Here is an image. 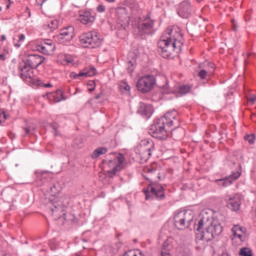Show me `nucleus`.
Returning <instances> with one entry per match:
<instances>
[{
    "label": "nucleus",
    "mask_w": 256,
    "mask_h": 256,
    "mask_svg": "<svg viewBox=\"0 0 256 256\" xmlns=\"http://www.w3.org/2000/svg\"><path fill=\"white\" fill-rule=\"evenodd\" d=\"M3 121H7V114L3 110H0V125L3 123Z\"/></svg>",
    "instance_id": "obj_36"
},
{
    "label": "nucleus",
    "mask_w": 256,
    "mask_h": 256,
    "mask_svg": "<svg viewBox=\"0 0 256 256\" xmlns=\"http://www.w3.org/2000/svg\"><path fill=\"white\" fill-rule=\"evenodd\" d=\"M232 29L233 31H237V24L235 23V20H232Z\"/></svg>",
    "instance_id": "obj_44"
},
{
    "label": "nucleus",
    "mask_w": 256,
    "mask_h": 256,
    "mask_svg": "<svg viewBox=\"0 0 256 256\" xmlns=\"http://www.w3.org/2000/svg\"><path fill=\"white\" fill-rule=\"evenodd\" d=\"M144 173H146L143 175L144 179L150 181L148 187L143 189L146 201H149L151 197H156V199L163 201V199H165V188L153 182L155 179L161 181V172L157 168L151 166L144 168Z\"/></svg>",
    "instance_id": "obj_4"
},
{
    "label": "nucleus",
    "mask_w": 256,
    "mask_h": 256,
    "mask_svg": "<svg viewBox=\"0 0 256 256\" xmlns=\"http://www.w3.org/2000/svg\"><path fill=\"white\" fill-rule=\"evenodd\" d=\"M37 126L35 124H28L27 126L23 127V131L25 134L23 137H31V135H35V131Z\"/></svg>",
    "instance_id": "obj_24"
},
{
    "label": "nucleus",
    "mask_w": 256,
    "mask_h": 256,
    "mask_svg": "<svg viewBox=\"0 0 256 256\" xmlns=\"http://www.w3.org/2000/svg\"><path fill=\"white\" fill-rule=\"evenodd\" d=\"M155 85V77L148 75L140 78L136 84L138 91L141 93H149Z\"/></svg>",
    "instance_id": "obj_12"
},
{
    "label": "nucleus",
    "mask_w": 256,
    "mask_h": 256,
    "mask_svg": "<svg viewBox=\"0 0 256 256\" xmlns=\"http://www.w3.org/2000/svg\"><path fill=\"white\" fill-rule=\"evenodd\" d=\"M191 92V86L190 85H180L177 88V96L183 97V95H187V93Z\"/></svg>",
    "instance_id": "obj_25"
},
{
    "label": "nucleus",
    "mask_w": 256,
    "mask_h": 256,
    "mask_svg": "<svg viewBox=\"0 0 256 256\" xmlns=\"http://www.w3.org/2000/svg\"><path fill=\"white\" fill-rule=\"evenodd\" d=\"M137 63V61L135 60V58H133L132 60H129L127 62V71L128 73H133V71H135V64Z\"/></svg>",
    "instance_id": "obj_30"
},
{
    "label": "nucleus",
    "mask_w": 256,
    "mask_h": 256,
    "mask_svg": "<svg viewBox=\"0 0 256 256\" xmlns=\"http://www.w3.org/2000/svg\"><path fill=\"white\" fill-rule=\"evenodd\" d=\"M45 87H52V85L48 83V84H45Z\"/></svg>",
    "instance_id": "obj_51"
},
{
    "label": "nucleus",
    "mask_w": 256,
    "mask_h": 256,
    "mask_svg": "<svg viewBox=\"0 0 256 256\" xmlns=\"http://www.w3.org/2000/svg\"><path fill=\"white\" fill-rule=\"evenodd\" d=\"M43 27L46 31L53 32L55 31V29L59 28V20H56V19L49 20L46 24L43 25Z\"/></svg>",
    "instance_id": "obj_23"
},
{
    "label": "nucleus",
    "mask_w": 256,
    "mask_h": 256,
    "mask_svg": "<svg viewBox=\"0 0 256 256\" xmlns=\"http://www.w3.org/2000/svg\"><path fill=\"white\" fill-rule=\"evenodd\" d=\"M66 61H67V63H71L72 60H66Z\"/></svg>",
    "instance_id": "obj_54"
},
{
    "label": "nucleus",
    "mask_w": 256,
    "mask_h": 256,
    "mask_svg": "<svg viewBox=\"0 0 256 256\" xmlns=\"http://www.w3.org/2000/svg\"><path fill=\"white\" fill-rule=\"evenodd\" d=\"M232 233L233 235H237V233H245V228L239 226V225H235L233 228H232Z\"/></svg>",
    "instance_id": "obj_34"
},
{
    "label": "nucleus",
    "mask_w": 256,
    "mask_h": 256,
    "mask_svg": "<svg viewBox=\"0 0 256 256\" xmlns=\"http://www.w3.org/2000/svg\"><path fill=\"white\" fill-rule=\"evenodd\" d=\"M171 247L169 245V241H165L162 245V251H170Z\"/></svg>",
    "instance_id": "obj_38"
},
{
    "label": "nucleus",
    "mask_w": 256,
    "mask_h": 256,
    "mask_svg": "<svg viewBox=\"0 0 256 256\" xmlns=\"http://www.w3.org/2000/svg\"><path fill=\"white\" fill-rule=\"evenodd\" d=\"M7 59V56L5 53L0 54V61H5Z\"/></svg>",
    "instance_id": "obj_45"
},
{
    "label": "nucleus",
    "mask_w": 256,
    "mask_h": 256,
    "mask_svg": "<svg viewBox=\"0 0 256 256\" xmlns=\"http://www.w3.org/2000/svg\"><path fill=\"white\" fill-rule=\"evenodd\" d=\"M136 147H144V149H150L155 151V143H153V141L149 139L142 140L140 145Z\"/></svg>",
    "instance_id": "obj_26"
},
{
    "label": "nucleus",
    "mask_w": 256,
    "mask_h": 256,
    "mask_svg": "<svg viewBox=\"0 0 256 256\" xmlns=\"http://www.w3.org/2000/svg\"><path fill=\"white\" fill-rule=\"evenodd\" d=\"M222 256H229V254L226 253V254H223Z\"/></svg>",
    "instance_id": "obj_55"
},
{
    "label": "nucleus",
    "mask_w": 256,
    "mask_h": 256,
    "mask_svg": "<svg viewBox=\"0 0 256 256\" xmlns=\"http://www.w3.org/2000/svg\"><path fill=\"white\" fill-rule=\"evenodd\" d=\"M0 11H3V8L0 6Z\"/></svg>",
    "instance_id": "obj_57"
},
{
    "label": "nucleus",
    "mask_w": 256,
    "mask_h": 256,
    "mask_svg": "<svg viewBox=\"0 0 256 256\" xmlns=\"http://www.w3.org/2000/svg\"><path fill=\"white\" fill-rule=\"evenodd\" d=\"M120 91H122V93H127L129 91H131V86H129V84H127L126 82H122L120 84Z\"/></svg>",
    "instance_id": "obj_33"
},
{
    "label": "nucleus",
    "mask_w": 256,
    "mask_h": 256,
    "mask_svg": "<svg viewBox=\"0 0 256 256\" xmlns=\"http://www.w3.org/2000/svg\"><path fill=\"white\" fill-rule=\"evenodd\" d=\"M240 256H253V250L248 247L241 248L239 251Z\"/></svg>",
    "instance_id": "obj_29"
},
{
    "label": "nucleus",
    "mask_w": 256,
    "mask_h": 256,
    "mask_svg": "<svg viewBox=\"0 0 256 256\" xmlns=\"http://www.w3.org/2000/svg\"><path fill=\"white\" fill-rule=\"evenodd\" d=\"M153 27H155V20L151 18H145L138 23L137 33L140 35V37H143V35H153V33H155Z\"/></svg>",
    "instance_id": "obj_10"
},
{
    "label": "nucleus",
    "mask_w": 256,
    "mask_h": 256,
    "mask_svg": "<svg viewBox=\"0 0 256 256\" xmlns=\"http://www.w3.org/2000/svg\"><path fill=\"white\" fill-rule=\"evenodd\" d=\"M45 58L39 54H30L27 59L23 60L19 64L20 77L25 81V79H33V69H37L39 65H43Z\"/></svg>",
    "instance_id": "obj_5"
},
{
    "label": "nucleus",
    "mask_w": 256,
    "mask_h": 256,
    "mask_svg": "<svg viewBox=\"0 0 256 256\" xmlns=\"http://www.w3.org/2000/svg\"><path fill=\"white\" fill-rule=\"evenodd\" d=\"M74 145H75L76 147H79V148L83 147V139H81V138H76V139L74 140Z\"/></svg>",
    "instance_id": "obj_37"
},
{
    "label": "nucleus",
    "mask_w": 256,
    "mask_h": 256,
    "mask_svg": "<svg viewBox=\"0 0 256 256\" xmlns=\"http://www.w3.org/2000/svg\"><path fill=\"white\" fill-rule=\"evenodd\" d=\"M71 79H81V77H87L85 70L83 72H79L78 74L75 72L70 73Z\"/></svg>",
    "instance_id": "obj_32"
},
{
    "label": "nucleus",
    "mask_w": 256,
    "mask_h": 256,
    "mask_svg": "<svg viewBox=\"0 0 256 256\" xmlns=\"http://www.w3.org/2000/svg\"><path fill=\"white\" fill-rule=\"evenodd\" d=\"M78 19L83 25H91V23H94L95 21V16H93L91 12L86 11L80 14Z\"/></svg>",
    "instance_id": "obj_22"
},
{
    "label": "nucleus",
    "mask_w": 256,
    "mask_h": 256,
    "mask_svg": "<svg viewBox=\"0 0 256 256\" xmlns=\"http://www.w3.org/2000/svg\"><path fill=\"white\" fill-rule=\"evenodd\" d=\"M55 103H61V101H65V96L63 95V90L58 89L56 93L53 95Z\"/></svg>",
    "instance_id": "obj_28"
},
{
    "label": "nucleus",
    "mask_w": 256,
    "mask_h": 256,
    "mask_svg": "<svg viewBox=\"0 0 256 256\" xmlns=\"http://www.w3.org/2000/svg\"><path fill=\"white\" fill-rule=\"evenodd\" d=\"M73 37H75V28L68 26L62 29L55 39L58 43H69V41H73Z\"/></svg>",
    "instance_id": "obj_13"
},
{
    "label": "nucleus",
    "mask_w": 256,
    "mask_h": 256,
    "mask_svg": "<svg viewBox=\"0 0 256 256\" xmlns=\"http://www.w3.org/2000/svg\"><path fill=\"white\" fill-rule=\"evenodd\" d=\"M114 159L108 161V167H112L111 170H108L109 177L117 175V171H121L122 165L125 162V156L123 154H113Z\"/></svg>",
    "instance_id": "obj_11"
},
{
    "label": "nucleus",
    "mask_w": 256,
    "mask_h": 256,
    "mask_svg": "<svg viewBox=\"0 0 256 256\" xmlns=\"http://www.w3.org/2000/svg\"><path fill=\"white\" fill-rule=\"evenodd\" d=\"M242 201L243 197L241 194H235L227 200V207L230 209V211L237 212L239 209H241Z\"/></svg>",
    "instance_id": "obj_15"
},
{
    "label": "nucleus",
    "mask_w": 256,
    "mask_h": 256,
    "mask_svg": "<svg viewBox=\"0 0 256 256\" xmlns=\"http://www.w3.org/2000/svg\"><path fill=\"white\" fill-rule=\"evenodd\" d=\"M48 208L50 209V213L52 217H54V221H57V219H61L63 217L64 219H67L65 217V202L63 200H56L55 199H49L48 202Z\"/></svg>",
    "instance_id": "obj_9"
},
{
    "label": "nucleus",
    "mask_w": 256,
    "mask_h": 256,
    "mask_svg": "<svg viewBox=\"0 0 256 256\" xmlns=\"http://www.w3.org/2000/svg\"><path fill=\"white\" fill-rule=\"evenodd\" d=\"M25 41V34H20L19 35V42Z\"/></svg>",
    "instance_id": "obj_46"
},
{
    "label": "nucleus",
    "mask_w": 256,
    "mask_h": 256,
    "mask_svg": "<svg viewBox=\"0 0 256 256\" xmlns=\"http://www.w3.org/2000/svg\"><path fill=\"white\" fill-rule=\"evenodd\" d=\"M116 15L118 18V23L125 29L129 25V14H127V8L120 7L116 10Z\"/></svg>",
    "instance_id": "obj_18"
},
{
    "label": "nucleus",
    "mask_w": 256,
    "mask_h": 256,
    "mask_svg": "<svg viewBox=\"0 0 256 256\" xmlns=\"http://www.w3.org/2000/svg\"><path fill=\"white\" fill-rule=\"evenodd\" d=\"M1 41H7V36L2 35V36H1Z\"/></svg>",
    "instance_id": "obj_47"
},
{
    "label": "nucleus",
    "mask_w": 256,
    "mask_h": 256,
    "mask_svg": "<svg viewBox=\"0 0 256 256\" xmlns=\"http://www.w3.org/2000/svg\"><path fill=\"white\" fill-rule=\"evenodd\" d=\"M137 113H139V115L142 117L149 119L151 118V115H153V106H151V104L140 102Z\"/></svg>",
    "instance_id": "obj_21"
},
{
    "label": "nucleus",
    "mask_w": 256,
    "mask_h": 256,
    "mask_svg": "<svg viewBox=\"0 0 256 256\" xmlns=\"http://www.w3.org/2000/svg\"><path fill=\"white\" fill-rule=\"evenodd\" d=\"M245 233H242V232H237V234H233L234 237H237L238 239H240V241H243V235Z\"/></svg>",
    "instance_id": "obj_41"
},
{
    "label": "nucleus",
    "mask_w": 256,
    "mask_h": 256,
    "mask_svg": "<svg viewBox=\"0 0 256 256\" xmlns=\"http://www.w3.org/2000/svg\"><path fill=\"white\" fill-rule=\"evenodd\" d=\"M107 151L108 149L106 147H99L93 151L91 157L92 159H97L98 157H101V155H105Z\"/></svg>",
    "instance_id": "obj_27"
},
{
    "label": "nucleus",
    "mask_w": 256,
    "mask_h": 256,
    "mask_svg": "<svg viewBox=\"0 0 256 256\" xmlns=\"http://www.w3.org/2000/svg\"><path fill=\"white\" fill-rule=\"evenodd\" d=\"M194 229L196 231V239L198 241H213L215 237H219L223 233V226L218 220H211L209 216L201 214Z\"/></svg>",
    "instance_id": "obj_3"
},
{
    "label": "nucleus",
    "mask_w": 256,
    "mask_h": 256,
    "mask_svg": "<svg viewBox=\"0 0 256 256\" xmlns=\"http://www.w3.org/2000/svg\"><path fill=\"white\" fill-rule=\"evenodd\" d=\"M102 43L103 39L97 32H86L80 35V45L85 49H97Z\"/></svg>",
    "instance_id": "obj_7"
},
{
    "label": "nucleus",
    "mask_w": 256,
    "mask_h": 256,
    "mask_svg": "<svg viewBox=\"0 0 256 256\" xmlns=\"http://www.w3.org/2000/svg\"><path fill=\"white\" fill-rule=\"evenodd\" d=\"M103 163H106L105 160H103Z\"/></svg>",
    "instance_id": "obj_59"
},
{
    "label": "nucleus",
    "mask_w": 256,
    "mask_h": 256,
    "mask_svg": "<svg viewBox=\"0 0 256 256\" xmlns=\"http://www.w3.org/2000/svg\"><path fill=\"white\" fill-rule=\"evenodd\" d=\"M245 141H248L250 145H253L255 143V134H249L244 137Z\"/></svg>",
    "instance_id": "obj_35"
},
{
    "label": "nucleus",
    "mask_w": 256,
    "mask_h": 256,
    "mask_svg": "<svg viewBox=\"0 0 256 256\" xmlns=\"http://www.w3.org/2000/svg\"><path fill=\"white\" fill-rule=\"evenodd\" d=\"M45 1H47V0H42V3H45Z\"/></svg>",
    "instance_id": "obj_58"
},
{
    "label": "nucleus",
    "mask_w": 256,
    "mask_h": 256,
    "mask_svg": "<svg viewBox=\"0 0 256 256\" xmlns=\"http://www.w3.org/2000/svg\"><path fill=\"white\" fill-rule=\"evenodd\" d=\"M15 47H21V44L17 43L15 44Z\"/></svg>",
    "instance_id": "obj_52"
},
{
    "label": "nucleus",
    "mask_w": 256,
    "mask_h": 256,
    "mask_svg": "<svg viewBox=\"0 0 256 256\" xmlns=\"http://www.w3.org/2000/svg\"><path fill=\"white\" fill-rule=\"evenodd\" d=\"M50 127L53 129L54 133H55V136H58L59 134L57 133V125L56 124H51Z\"/></svg>",
    "instance_id": "obj_42"
},
{
    "label": "nucleus",
    "mask_w": 256,
    "mask_h": 256,
    "mask_svg": "<svg viewBox=\"0 0 256 256\" xmlns=\"http://www.w3.org/2000/svg\"><path fill=\"white\" fill-rule=\"evenodd\" d=\"M37 51L43 53V55H51V53L55 51V44H53V40H44L37 46Z\"/></svg>",
    "instance_id": "obj_19"
},
{
    "label": "nucleus",
    "mask_w": 256,
    "mask_h": 256,
    "mask_svg": "<svg viewBox=\"0 0 256 256\" xmlns=\"http://www.w3.org/2000/svg\"><path fill=\"white\" fill-rule=\"evenodd\" d=\"M193 223V214L187 211H179L174 215V225L176 229L179 231H183V229H188Z\"/></svg>",
    "instance_id": "obj_8"
},
{
    "label": "nucleus",
    "mask_w": 256,
    "mask_h": 256,
    "mask_svg": "<svg viewBox=\"0 0 256 256\" xmlns=\"http://www.w3.org/2000/svg\"><path fill=\"white\" fill-rule=\"evenodd\" d=\"M88 87H90L88 91H90V93L93 92V90L95 89V81H89Z\"/></svg>",
    "instance_id": "obj_40"
},
{
    "label": "nucleus",
    "mask_w": 256,
    "mask_h": 256,
    "mask_svg": "<svg viewBox=\"0 0 256 256\" xmlns=\"http://www.w3.org/2000/svg\"><path fill=\"white\" fill-rule=\"evenodd\" d=\"M183 35L177 27L168 28L158 41V49L164 59H173L177 53H181L183 47Z\"/></svg>",
    "instance_id": "obj_2"
},
{
    "label": "nucleus",
    "mask_w": 256,
    "mask_h": 256,
    "mask_svg": "<svg viewBox=\"0 0 256 256\" xmlns=\"http://www.w3.org/2000/svg\"><path fill=\"white\" fill-rule=\"evenodd\" d=\"M154 150H151L150 148L145 147H136L135 153L137 155V159H140V163H147L149 161V158L153 154Z\"/></svg>",
    "instance_id": "obj_16"
},
{
    "label": "nucleus",
    "mask_w": 256,
    "mask_h": 256,
    "mask_svg": "<svg viewBox=\"0 0 256 256\" xmlns=\"http://www.w3.org/2000/svg\"><path fill=\"white\" fill-rule=\"evenodd\" d=\"M53 174L49 172H41L37 176L38 185H45V183H50V198L54 201H63V198H58L57 195L61 193V185L58 182L52 181Z\"/></svg>",
    "instance_id": "obj_6"
},
{
    "label": "nucleus",
    "mask_w": 256,
    "mask_h": 256,
    "mask_svg": "<svg viewBox=\"0 0 256 256\" xmlns=\"http://www.w3.org/2000/svg\"><path fill=\"white\" fill-rule=\"evenodd\" d=\"M203 67L204 68L198 73V77H200V79H207V77L213 75V71H215V64L206 61L203 63Z\"/></svg>",
    "instance_id": "obj_20"
},
{
    "label": "nucleus",
    "mask_w": 256,
    "mask_h": 256,
    "mask_svg": "<svg viewBox=\"0 0 256 256\" xmlns=\"http://www.w3.org/2000/svg\"><path fill=\"white\" fill-rule=\"evenodd\" d=\"M172 127V129H171ZM181 127V118L176 110L166 112L162 117L154 120L149 129V135L159 141H166L170 131H175Z\"/></svg>",
    "instance_id": "obj_1"
},
{
    "label": "nucleus",
    "mask_w": 256,
    "mask_h": 256,
    "mask_svg": "<svg viewBox=\"0 0 256 256\" xmlns=\"http://www.w3.org/2000/svg\"><path fill=\"white\" fill-rule=\"evenodd\" d=\"M108 3H113L115 0H106Z\"/></svg>",
    "instance_id": "obj_50"
},
{
    "label": "nucleus",
    "mask_w": 256,
    "mask_h": 256,
    "mask_svg": "<svg viewBox=\"0 0 256 256\" xmlns=\"http://www.w3.org/2000/svg\"><path fill=\"white\" fill-rule=\"evenodd\" d=\"M8 2H9V4L6 5V9H10V7H11V1H8Z\"/></svg>",
    "instance_id": "obj_48"
},
{
    "label": "nucleus",
    "mask_w": 256,
    "mask_h": 256,
    "mask_svg": "<svg viewBox=\"0 0 256 256\" xmlns=\"http://www.w3.org/2000/svg\"><path fill=\"white\" fill-rule=\"evenodd\" d=\"M161 256H171V254H169V251L162 250Z\"/></svg>",
    "instance_id": "obj_43"
},
{
    "label": "nucleus",
    "mask_w": 256,
    "mask_h": 256,
    "mask_svg": "<svg viewBox=\"0 0 256 256\" xmlns=\"http://www.w3.org/2000/svg\"><path fill=\"white\" fill-rule=\"evenodd\" d=\"M105 9V5L99 4L96 8V11H98V13H105Z\"/></svg>",
    "instance_id": "obj_39"
},
{
    "label": "nucleus",
    "mask_w": 256,
    "mask_h": 256,
    "mask_svg": "<svg viewBox=\"0 0 256 256\" xmlns=\"http://www.w3.org/2000/svg\"><path fill=\"white\" fill-rule=\"evenodd\" d=\"M241 177V172L236 171L232 172V174L228 177L217 179L215 180V183L219 185L220 187H229V185H233V181H237Z\"/></svg>",
    "instance_id": "obj_14"
},
{
    "label": "nucleus",
    "mask_w": 256,
    "mask_h": 256,
    "mask_svg": "<svg viewBox=\"0 0 256 256\" xmlns=\"http://www.w3.org/2000/svg\"><path fill=\"white\" fill-rule=\"evenodd\" d=\"M86 73V77H95L97 75V69L91 66L89 69L84 70Z\"/></svg>",
    "instance_id": "obj_31"
},
{
    "label": "nucleus",
    "mask_w": 256,
    "mask_h": 256,
    "mask_svg": "<svg viewBox=\"0 0 256 256\" xmlns=\"http://www.w3.org/2000/svg\"><path fill=\"white\" fill-rule=\"evenodd\" d=\"M101 93L100 94H97L96 96H95V99H101Z\"/></svg>",
    "instance_id": "obj_49"
},
{
    "label": "nucleus",
    "mask_w": 256,
    "mask_h": 256,
    "mask_svg": "<svg viewBox=\"0 0 256 256\" xmlns=\"http://www.w3.org/2000/svg\"><path fill=\"white\" fill-rule=\"evenodd\" d=\"M191 11V2L183 1L179 4L177 13L182 19H189V17H191Z\"/></svg>",
    "instance_id": "obj_17"
},
{
    "label": "nucleus",
    "mask_w": 256,
    "mask_h": 256,
    "mask_svg": "<svg viewBox=\"0 0 256 256\" xmlns=\"http://www.w3.org/2000/svg\"><path fill=\"white\" fill-rule=\"evenodd\" d=\"M198 1V3H201V1H203V0H197Z\"/></svg>",
    "instance_id": "obj_56"
},
{
    "label": "nucleus",
    "mask_w": 256,
    "mask_h": 256,
    "mask_svg": "<svg viewBox=\"0 0 256 256\" xmlns=\"http://www.w3.org/2000/svg\"><path fill=\"white\" fill-rule=\"evenodd\" d=\"M123 256H129V253H128V252H125V253L123 254Z\"/></svg>",
    "instance_id": "obj_53"
}]
</instances>
